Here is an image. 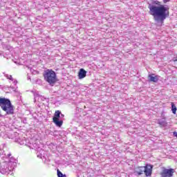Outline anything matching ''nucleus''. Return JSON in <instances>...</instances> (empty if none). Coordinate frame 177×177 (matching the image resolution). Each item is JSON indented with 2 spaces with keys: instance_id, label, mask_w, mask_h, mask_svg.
<instances>
[{
  "instance_id": "f257e3e1",
  "label": "nucleus",
  "mask_w": 177,
  "mask_h": 177,
  "mask_svg": "<svg viewBox=\"0 0 177 177\" xmlns=\"http://www.w3.org/2000/svg\"><path fill=\"white\" fill-rule=\"evenodd\" d=\"M151 3L148 6L149 15L153 16L155 21H160L163 24L164 20L169 16V8L161 4L158 1L153 0Z\"/></svg>"
},
{
  "instance_id": "f03ea898",
  "label": "nucleus",
  "mask_w": 177,
  "mask_h": 177,
  "mask_svg": "<svg viewBox=\"0 0 177 177\" xmlns=\"http://www.w3.org/2000/svg\"><path fill=\"white\" fill-rule=\"evenodd\" d=\"M0 107L5 111L6 114H15V108L13 105H12V102H10V100L6 99L5 97H0ZM0 117H2V114H1L0 111Z\"/></svg>"
},
{
  "instance_id": "7ed1b4c3",
  "label": "nucleus",
  "mask_w": 177,
  "mask_h": 177,
  "mask_svg": "<svg viewBox=\"0 0 177 177\" xmlns=\"http://www.w3.org/2000/svg\"><path fill=\"white\" fill-rule=\"evenodd\" d=\"M43 77L44 79V81L49 84V85H51V86H53L57 81H59V79H57V75L56 74V72L53 71V69H46L44 71Z\"/></svg>"
},
{
  "instance_id": "20e7f679",
  "label": "nucleus",
  "mask_w": 177,
  "mask_h": 177,
  "mask_svg": "<svg viewBox=\"0 0 177 177\" xmlns=\"http://www.w3.org/2000/svg\"><path fill=\"white\" fill-rule=\"evenodd\" d=\"M134 174L137 176H140L145 174V176L149 177L151 176L153 174V165L150 164H147L145 166H138L134 169Z\"/></svg>"
},
{
  "instance_id": "39448f33",
  "label": "nucleus",
  "mask_w": 177,
  "mask_h": 177,
  "mask_svg": "<svg viewBox=\"0 0 177 177\" xmlns=\"http://www.w3.org/2000/svg\"><path fill=\"white\" fill-rule=\"evenodd\" d=\"M174 174H175L174 169L162 167V171H160V177H174Z\"/></svg>"
},
{
  "instance_id": "423d86ee",
  "label": "nucleus",
  "mask_w": 177,
  "mask_h": 177,
  "mask_svg": "<svg viewBox=\"0 0 177 177\" xmlns=\"http://www.w3.org/2000/svg\"><path fill=\"white\" fill-rule=\"evenodd\" d=\"M60 114H62L60 111H55L54 117L53 118V122H54L56 127H59V128L63 125V120H59L60 118Z\"/></svg>"
},
{
  "instance_id": "0eeeda50",
  "label": "nucleus",
  "mask_w": 177,
  "mask_h": 177,
  "mask_svg": "<svg viewBox=\"0 0 177 177\" xmlns=\"http://www.w3.org/2000/svg\"><path fill=\"white\" fill-rule=\"evenodd\" d=\"M148 77L149 78L150 82H158V78H160V76L152 73L149 75Z\"/></svg>"
},
{
  "instance_id": "6e6552de",
  "label": "nucleus",
  "mask_w": 177,
  "mask_h": 177,
  "mask_svg": "<svg viewBox=\"0 0 177 177\" xmlns=\"http://www.w3.org/2000/svg\"><path fill=\"white\" fill-rule=\"evenodd\" d=\"M85 77H86V71H85L84 68L80 69L78 73L79 80H82L83 78H85Z\"/></svg>"
},
{
  "instance_id": "1a4fd4ad",
  "label": "nucleus",
  "mask_w": 177,
  "mask_h": 177,
  "mask_svg": "<svg viewBox=\"0 0 177 177\" xmlns=\"http://www.w3.org/2000/svg\"><path fill=\"white\" fill-rule=\"evenodd\" d=\"M171 111L173 114H176V106L174 102H171Z\"/></svg>"
},
{
  "instance_id": "9d476101",
  "label": "nucleus",
  "mask_w": 177,
  "mask_h": 177,
  "mask_svg": "<svg viewBox=\"0 0 177 177\" xmlns=\"http://www.w3.org/2000/svg\"><path fill=\"white\" fill-rule=\"evenodd\" d=\"M57 174L58 177H67V176H66V174H63V173H62V171H60V170H59V169H57Z\"/></svg>"
},
{
  "instance_id": "9b49d317",
  "label": "nucleus",
  "mask_w": 177,
  "mask_h": 177,
  "mask_svg": "<svg viewBox=\"0 0 177 177\" xmlns=\"http://www.w3.org/2000/svg\"><path fill=\"white\" fill-rule=\"evenodd\" d=\"M9 80H10L11 81H13V77H12V75H10Z\"/></svg>"
},
{
  "instance_id": "f8f14e48",
  "label": "nucleus",
  "mask_w": 177,
  "mask_h": 177,
  "mask_svg": "<svg viewBox=\"0 0 177 177\" xmlns=\"http://www.w3.org/2000/svg\"><path fill=\"white\" fill-rule=\"evenodd\" d=\"M169 0H163L164 3H167V2H169Z\"/></svg>"
}]
</instances>
